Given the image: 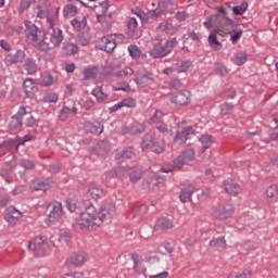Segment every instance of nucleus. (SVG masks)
<instances>
[{"instance_id": "obj_46", "label": "nucleus", "mask_w": 278, "mask_h": 278, "mask_svg": "<svg viewBox=\"0 0 278 278\" xmlns=\"http://www.w3.org/2000/svg\"><path fill=\"white\" fill-rule=\"evenodd\" d=\"M58 81V77L48 74L41 79V86H51L52 84H55Z\"/></svg>"}, {"instance_id": "obj_44", "label": "nucleus", "mask_w": 278, "mask_h": 278, "mask_svg": "<svg viewBox=\"0 0 278 278\" xmlns=\"http://www.w3.org/2000/svg\"><path fill=\"white\" fill-rule=\"evenodd\" d=\"M216 34L217 33H212L210 36H208V43L210 46L213 48V49H220V43L218 42V38L216 37Z\"/></svg>"}, {"instance_id": "obj_1", "label": "nucleus", "mask_w": 278, "mask_h": 278, "mask_svg": "<svg viewBox=\"0 0 278 278\" xmlns=\"http://www.w3.org/2000/svg\"><path fill=\"white\" fill-rule=\"evenodd\" d=\"M24 25L26 27L27 41L40 51H49L51 45H53V47H60L64 41L62 29L55 28V25H48L49 28L47 33L42 31L30 21H25Z\"/></svg>"}, {"instance_id": "obj_6", "label": "nucleus", "mask_w": 278, "mask_h": 278, "mask_svg": "<svg viewBox=\"0 0 278 278\" xmlns=\"http://www.w3.org/2000/svg\"><path fill=\"white\" fill-rule=\"evenodd\" d=\"M164 39L161 37H155L153 39V49L150 51V55L152 58H165V55H168L170 51L175 48V45H177V40L170 39L166 41L165 43Z\"/></svg>"}, {"instance_id": "obj_39", "label": "nucleus", "mask_w": 278, "mask_h": 278, "mask_svg": "<svg viewBox=\"0 0 278 278\" xmlns=\"http://www.w3.org/2000/svg\"><path fill=\"white\" fill-rule=\"evenodd\" d=\"M247 10H249V3L247 2H242L240 5L232 8V12L236 16H242Z\"/></svg>"}, {"instance_id": "obj_11", "label": "nucleus", "mask_w": 278, "mask_h": 278, "mask_svg": "<svg viewBox=\"0 0 278 278\" xmlns=\"http://www.w3.org/2000/svg\"><path fill=\"white\" fill-rule=\"evenodd\" d=\"M195 163L197 161L194 160V150L187 149L180 156L175 159L174 168H181L184 164H187L188 166H194Z\"/></svg>"}, {"instance_id": "obj_42", "label": "nucleus", "mask_w": 278, "mask_h": 278, "mask_svg": "<svg viewBox=\"0 0 278 278\" xmlns=\"http://www.w3.org/2000/svg\"><path fill=\"white\" fill-rule=\"evenodd\" d=\"M63 51H64L65 55H75V53H77V51H79V49L77 48V46H75L73 43H65L63 46Z\"/></svg>"}, {"instance_id": "obj_5", "label": "nucleus", "mask_w": 278, "mask_h": 278, "mask_svg": "<svg viewBox=\"0 0 278 278\" xmlns=\"http://www.w3.org/2000/svg\"><path fill=\"white\" fill-rule=\"evenodd\" d=\"M233 212H236V210L231 202L222 201L211 207L210 216H212L214 220L223 223L225 220H229V218L233 216Z\"/></svg>"}, {"instance_id": "obj_56", "label": "nucleus", "mask_w": 278, "mask_h": 278, "mask_svg": "<svg viewBox=\"0 0 278 278\" xmlns=\"http://www.w3.org/2000/svg\"><path fill=\"white\" fill-rule=\"evenodd\" d=\"M127 27H128V29L134 31V29H136V27H138V20L136 17H130L127 23Z\"/></svg>"}, {"instance_id": "obj_47", "label": "nucleus", "mask_w": 278, "mask_h": 278, "mask_svg": "<svg viewBox=\"0 0 278 278\" xmlns=\"http://www.w3.org/2000/svg\"><path fill=\"white\" fill-rule=\"evenodd\" d=\"M122 108H136V99L134 98H126L121 101Z\"/></svg>"}, {"instance_id": "obj_64", "label": "nucleus", "mask_w": 278, "mask_h": 278, "mask_svg": "<svg viewBox=\"0 0 278 278\" xmlns=\"http://www.w3.org/2000/svg\"><path fill=\"white\" fill-rule=\"evenodd\" d=\"M168 271H162L155 275H150L149 278H167Z\"/></svg>"}, {"instance_id": "obj_25", "label": "nucleus", "mask_w": 278, "mask_h": 278, "mask_svg": "<svg viewBox=\"0 0 278 278\" xmlns=\"http://www.w3.org/2000/svg\"><path fill=\"white\" fill-rule=\"evenodd\" d=\"M132 156H134V149L127 148L124 151L117 153L115 155V160L117 164H123L125 160H131Z\"/></svg>"}, {"instance_id": "obj_28", "label": "nucleus", "mask_w": 278, "mask_h": 278, "mask_svg": "<svg viewBox=\"0 0 278 278\" xmlns=\"http://www.w3.org/2000/svg\"><path fill=\"white\" fill-rule=\"evenodd\" d=\"M175 66H176L177 73H186V71H188V68L192 66V61L188 59H181L176 61Z\"/></svg>"}, {"instance_id": "obj_27", "label": "nucleus", "mask_w": 278, "mask_h": 278, "mask_svg": "<svg viewBox=\"0 0 278 278\" xmlns=\"http://www.w3.org/2000/svg\"><path fill=\"white\" fill-rule=\"evenodd\" d=\"M104 195H105V192L103 191V189L99 187L90 188L86 192V197H88L89 199H93V201H98V199H101Z\"/></svg>"}, {"instance_id": "obj_57", "label": "nucleus", "mask_w": 278, "mask_h": 278, "mask_svg": "<svg viewBox=\"0 0 278 278\" xmlns=\"http://www.w3.org/2000/svg\"><path fill=\"white\" fill-rule=\"evenodd\" d=\"M114 90L118 91L122 90L123 92H131V87L129 84L125 83L123 85H119L118 87H114Z\"/></svg>"}, {"instance_id": "obj_63", "label": "nucleus", "mask_w": 278, "mask_h": 278, "mask_svg": "<svg viewBox=\"0 0 278 278\" xmlns=\"http://www.w3.org/2000/svg\"><path fill=\"white\" fill-rule=\"evenodd\" d=\"M29 5H31V1L23 0L20 4L21 12H25V10L29 9Z\"/></svg>"}, {"instance_id": "obj_53", "label": "nucleus", "mask_w": 278, "mask_h": 278, "mask_svg": "<svg viewBox=\"0 0 278 278\" xmlns=\"http://www.w3.org/2000/svg\"><path fill=\"white\" fill-rule=\"evenodd\" d=\"M117 173V179H123V177H127V173H129V169H126L124 167H117L115 168Z\"/></svg>"}, {"instance_id": "obj_61", "label": "nucleus", "mask_w": 278, "mask_h": 278, "mask_svg": "<svg viewBox=\"0 0 278 278\" xmlns=\"http://www.w3.org/2000/svg\"><path fill=\"white\" fill-rule=\"evenodd\" d=\"M156 129L160 131V134H166L168 131V126L165 123H159L156 124Z\"/></svg>"}, {"instance_id": "obj_40", "label": "nucleus", "mask_w": 278, "mask_h": 278, "mask_svg": "<svg viewBox=\"0 0 278 278\" xmlns=\"http://www.w3.org/2000/svg\"><path fill=\"white\" fill-rule=\"evenodd\" d=\"M242 29H239L238 27L232 29L231 33H229L228 35H230V40L233 45H236V42H238V40H240L242 38Z\"/></svg>"}, {"instance_id": "obj_9", "label": "nucleus", "mask_w": 278, "mask_h": 278, "mask_svg": "<svg viewBox=\"0 0 278 278\" xmlns=\"http://www.w3.org/2000/svg\"><path fill=\"white\" fill-rule=\"evenodd\" d=\"M47 247H49L47 238L40 236L28 242L29 251H33L37 257H45L47 255Z\"/></svg>"}, {"instance_id": "obj_2", "label": "nucleus", "mask_w": 278, "mask_h": 278, "mask_svg": "<svg viewBox=\"0 0 278 278\" xmlns=\"http://www.w3.org/2000/svg\"><path fill=\"white\" fill-rule=\"evenodd\" d=\"M116 216V205L114 203H104L99 210L92 204H88L85 211L80 213L78 227L80 229H96L101 227L103 223L112 220Z\"/></svg>"}, {"instance_id": "obj_38", "label": "nucleus", "mask_w": 278, "mask_h": 278, "mask_svg": "<svg viewBox=\"0 0 278 278\" xmlns=\"http://www.w3.org/2000/svg\"><path fill=\"white\" fill-rule=\"evenodd\" d=\"M164 117V113L162 111H155L153 116H151L148 121L150 125H157L162 123V118Z\"/></svg>"}, {"instance_id": "obj_22", "label": "nucleus", "mask_w": 278, "mask_h": 278, "mask_svg": "<svg viewBox=\"0 0 278 278\" xmlns=\"http://www.w3.org/2000/svg\"><path fill=\"white\" fill-rule=\"evenodd\" d=\"M23 88L28 99H34L36 97V92H38V87L36 86V83H34L33 79L24 80Z\"/></svg>"}, {"instance_id": "obj_8", "label": "nucleus", "mask_w": 278, "mask_h": 278, "mask_svg": "<svg viewBox=\"0 0 278 278\" xmlns=\"http://www.w3.org/2000/svg\"><path fill=\"white\" fill-rule=\"evenodd\" d=\"M64 216V208L60 202H52L47 205L45 223L48 225H56Z\"/></svg>"}, {"instance_id": "obj_34", "label": "nucleus", "mask_w": 278, "mask_h": 278, "mask_svg": "<svg viewBox=\"0 0 278 278\" xmlns=\"http://www.w3.org/2000/svg\"><path fill=\"white\" fill-rule=\"evenodd\" d=\"M210 247L213 248H222V249H227V241L225 240V237H218L216 239H213L210 241Z\"/></svg>"}, {"instance_id": "obj_14", "label": "nucleus", "mask_w": 278, "mask_h": 278, "mask_svg": "<svg viewBox=\"0 0 278 278\" xmlns=\"http://www.w3.org/2000/svg\"><path fill=\"white\" fill-rule=\"evenodd\" d=\"M20 218H23V213L14 206H9L4 211V220H7L9 227H15Z\"/></svg>"}, {"instance_id": "obj_21", "label": "nucleus", "mask_w": 278, "mask_h": 278, "mask_svg": "<svg viewBox=\"0 0 278 278\" xmlns=\"http://www.w3.org/2000/svg\"><path fill=\"white\" fill-rule=\"evenodd\" d=\"M121 36L122 35H110L103 39L104 51H106V53H112V51L116 49V42H118V38H121Z\"/></svg>"}, {"instance_id": "obj_41", "label": "nucleus", "mask_w": 278, "mask_h": 278, "mask_svg": "<svg viewBox=\"0 0 278 278\" xmlns=\"http://www.w3.org/2000/svg\"><path fill=\"white\" fill-rule=\"evenodd\" d=\"M170 29H173V21L170 20L163 21L156 28L157 31H170Z\"/></svg>"}, {"instance_id": "obj_30", "label": "nucleus", "mask_w": 278, "mask_h": 278, "mask_svg": "<svg viewBox=\"0 0 278 278\" xmlns=\"http://www.w3.org/2000/svg\"><path fill=\"white\" fill-rule=\"evenodd\" d=\"M253 277V271L251 269H243L242 271H232L228 274L227 278H251Z\"/></svg>"}, {"instance_id": "obj_31", "label": "nucleus", "mask_w": 278, "mask_h": 278, "mask_svg": "<svg viewBox=\"0 0 278 278\" xmlns=\"http://www.w3.org/2000/svg\"><path fill=\"white\" fill-rule=\"evenodd\" d=\"M64 18H73V16H77V7L73 4H67L63 9Z\"/></svg>"}, {"instance_id": "obj_3", "label": "nucleus", "mask_w": 278, "mask_h": 278, "mask_svg": "<svg viewBox=\"0 0 278 278\" xmlns=\"http://www.w3.org/2000/svg\"><path fill=\"white\" fill-rule=\"evenodd\" d=\"M203 25L206 29L215 27V33H217L218 36H229L231 30L238 27V23L229 18L227 11H225L223 7L217 9V14L208 16Z\"/></svg>"}, {"instance_id": "obj_58", "label": "nucleus", "mask_w": 278, "mask_h": 278, "mask_svg": "<svg viewBox=\"0 0 278 278\" xmlns=\"http://www.w3.org/2000/svg\"><path fill=\"white\" fill-rule=\"evenodd\" d=\"M233 110V104L225 103L222 105V114H229Z\"/></svg>"}, {"instance_id": "obj_43", "label": "nucleus", "mask_w": 278, "mask_h": 278, "mask_svg": "<svg viewBox=\"0 0 278 278\" xmlns=\"http://www.w3.org/2000/svg\"><path fill=\"white\" fill-rule=\"evenodd\" d=\"M131 260L134 262V270L135 273H138L142 267V256L138 254H132Z\"/></svg>"}, {"instance_id": "obj_49", "label": "nucleus", "mask_w": 278, "mask_h": 278, "mask_svg": "<svg viewBox=\"0 0 278 278\" xmlns=\"http://www.w3.org/2000/svg\"><path fill=\"white\" fill-rule=\"evenodd\" d=\"M85 79H92L97 76V68L91 67L84 71Z\"/></svg>"}, {"instance_id": "obj_23", "label": "nucleus", "mask_w": 278, "mask_h": 278, "mask_svg": "<svg viewBox=\"0 0 278 278\" xmlns=\"http://www.w3.org/2000/svg\"><path fill=\"white\" fill-rule=\"evenodd\" d=\"M148 188L157 190V188H164L166 186V178L159 176L150 180H147Z\"/></svg>"}, {"instance_id": "obj_24", "label": "nucleus", "mask_w": 278, "mask_h": 278, "mask_svg": "<svg viewBox=\"0 0 278 278\" xmlns=\"http://www.w3.org/2000/svg\"><path fill=\"white\" fill-rule=\"evenodd\" d=\"M268 203H278V186L271 185L266 190Z\"/></svg>"}, {"instance_id": "obj_32", "label": "nucleus", "mask_w": 278, "mask_h": 278, "mask_svg": "<svg viewBox=\"0 0 278 278\" xmlns=\"http://www.w3.org/2000/svg\"><path fill=\"white\" fill-rule=\"evenodd\" d=\"M23 127V118L13 115L11 122L9 123V129L16 130Z\"/></svg>"}, {"instance_id": "obj_48", "label": "nucleus", "mask_w": 278, "mask_h": 278, "mask_svg": "<svg viewBox=\"0 0 278 278\" xmlns=\"http://www.w3.org/2000/svg\"><path fill=\"white\" fill-rule=\"evenodd\" d=\"M129 173H130V181L132 184H136V181H140V179H142V173L134 172V169H129Z\"/></svg>"}, {"instance_id": "obj_10", "label": "nucleus", "mask_w": 278, "mask_h": 278, "mask_svg": "<svg viewBox=\"0 0 278 278\" xmlns=\"http://www.w3.org/2000/svg\"><path fill=\"white\" fill-rule=\"evenodd\" d=\"M192 134H194V128L186 126V123H179L176 136L174 137L175 144H184Z\"/></svg>"}, {"instance_id": "obj_35", "label": "nucleus", "mask_w": 278, "mask_h": 278, "mask_svg": "<svg viewBox=\"0 0 278 278\" xmlns=\"http://www.w3.org/2000/svg\"><path fill=\"white\" fill-rule=\"evenodd\" d=\"M248 58L249 55L247 52H237L235 54V64H237V66H242L247 63Z\"/></svg>"}, {"instance_id": "obj_4", "label": "nucleus", "mask_w": 278, "mask_h": 278, "mask_svg": "<svg viewBox=\"0 0 278 278\" xmlns=\"http://www.w3.org/2000/svg\"><path fill=\"white\" fill-rule=\"evenodd\" d=\"M35 14L38 18H46L48 25H55V21H58L60 14V8H52L49 0H40L35 9Z\"/></svg>"}, {"instance_id": "obj_54", "label": "nucleus", "mask_w": 278, "mask_h": 278, "mask_svg": "<svg viewBox=\"0 0 278 278\" xmlns=\"http://www.w3.org/2000/svg\"><path fill=\"white\" fill-rule=\"evenodd\" d=\"M20 166H22V168H27L28 170H31V168H34V162L29 160H22L20 162Z\"/></svg>"}, {"instance_id": "obj_36", "label": "nucleus", "mask_w": 278, "mask_h": 278, "mask_svg": "<svg viewBox=\"0 0 278 278\" xmlns=\"http://www.w3.org/2000/svg\"><path fill=\"white\" fill-rule=\"evenodd\" d=\"M93 97H96L98 103H102V101H105L108 99V94L103 92V89L101 87H97L92 90Z\"/></svg>"}, {"instance_id": "obj_60", "label": "nucleus", "mask_w": 278, "mask_h": 278, "mask_svg": "<svg viewBox=\"0 0 278 278\" xmlns=\"http://www.w3.org/2000/svg\"><path fill=\"white\" fill-rule=\"evenodd\" d=\"M68 114H71V109L70 108H63L60 114L61 121H66L68 118Z\"/></svg>"}, {"instance_id": "obj_62", "label": "nucleus", "mask_w": 278, "mask_h": 278, "mask_svg": "<svg viewBox=\"0 0 278 278\" xmlns=\"http://www.w3.org/2000/svg\"><path fill=\"white\" fill-rule=\"evenodd\" d=\"M63 278H84V271L66 274Z\"/></svg>"}, {"instance_id": "obj_29", "label": "nucleus", "mask_w": 278, "mask_h": 278, "mask_svg": "<svg viewBox=\"0 0 278 278\" xmlns=\"http://www.w3.org/2000/svg\"><path fill=\"white\" fill-rule=\"evenodd\" d=\"M96 12H97L98 23H101V21L105 18V14L108 12V2H102L98 7H96Z\"/></svg>"}, {"instance_id": "obj_50", "label": "nucleus", "mask_w": 278, "mask_h": 278, "mask_svg": "<svg viewBox=\"0 0 278 278\" xmlns=\"http://www.w3.org/2000/svg\"><path fill=\"white\" fill-rule=\"evenodd\" d=\"M199 140L202 142V144H210V147L214 144V138L212 135H203Z\"/></svg>"}, {"instance_id": "obj_51", "label": "nucleus", "mask_w": 278, "mask_h": 278, "mask_svg": "<svg viewBox=\"0 0 278 278\" xmlns=\"http://www.w3.org/2000/svg\"><path fill=\"white\" fill-rule=\"evenodd\" d=\"M128 53L131 58H140V49H138L137 46L128 47Z\"/></svg>"}, {"instance_id": "obj_7", "label": "nucleus", "mask_w": 278, "mask_h": 278, "mask_svg": "<svg viewBox=\"0 0 278 278\" xmlns=\"http://www.w3.org/2000/svg\"><path fill=\"white\" fill-rule=\"evenodd\" d=\"M142 151L152 149L154 153H164V139L157 137V135L150 132L143 136L141 142Z\"/></svg>"}, {"instance_id": "obj_15", "label": "nucleus", "mask_w": 278, "mask_h": 278, "mask_svg": "<svg viewBox=\"0 0 278 278\" xmlns=\"http://www.w3.org/2000/svg\"><path fill=\"white\" fill-rule=\"evenodd\" d=\"M135 81L139 88H147V86H151V84H153V74L141 68L138 71Z\"/></svg>"}, {"instance_id": "obj_12", "label": "nucleus", "mask_w": 278, "mask_h": 278, "mask_svg": "<svg viewBox=\"0 0 278 278\" xmlns=\"http://www.w3.org/2000/svg\"><path fill=\"white\" fill-rule=\"evenodd\" d=\"M53 178H35L30 182V189L35 191L47 192L53 188Z\"/></svg>"}, {"instance_id": "obj_26", "label": "nucleus", "mask_w": 278, "mask_h": 278, "mask_svg": "<svg viewBox=\"0 0 278 278\" xmlns=\"http://www.w3.org/2000/svg\"><path fill=\"white\" fill-rule=\"evenodd\" d=\"M193 192H194L193 186H188L187 188L182 189L179 197L181 203H190L192 201Z\"/></svg>"}, {"instance_id": "obj_17", "label": "nucleus", "mask_w": 278, "mask_h": 278, "mask_svg": "<svg viewBox=\"0 0 278 278\" xmlns=\"http://www.w3.org/2000/svg\"><path fill=\"white\" fill-rule=\"evenodd\" d=\"M225 192L230 194L231 197H238V194L242 193V187L236 182V180L227 179L224 181Z\"/></svg>"}, {"instance_id": "obj_16", "label": "nucleus", "mask_w": 278, "mask_h": 278, "mask_svg": "<svg viewBox=\"0 0 278 278\" xmlns=\"http://www.w3.org/2000/svg\"><path fill=\"white\" fill-rule=\"evenodd\" d=\"M190 91H179L172 96L170 101L175 103V105H188L190 103Z\"/></svg>"}, {"instance_id": "obj_20", "label": "nucleus", "mask_w": 278, "mask_h": 278, "mask_svg": "<svg viewBox=\"0 0 278 278\" xmlns=\"http://www.w3.org/2000/svg\"><path fill=\"white\" fill-rule=\"evenodd\" d=\"M71 25L74 31H83V29H86V27H88V15L75 17L71 21Z\"/></svg>"}, {"instance_id": "obj_55", "label": "nucleus", "mask_w": 278, "mask_h": 278, "mask_svg": "<svg viewBox=\"0 0 278 278\" xmlns=\"http://www.w3.org/2000/svg\"><path fill=\"white\" fill-rule=\"evenodd\" d=\"M37 124H38V121H36V117H34L33 115H30L25 119L26 127H36Z\"/></svg>"}, {"instance_id": "obj_19", "label": "nucleus", "mask_w": 278, "mask_h": 278, "mask_svg": "<svg viewBox=\"0 0 278 278\" xmlns=\"http://www.w3.org/2000/svg\"><path fill=\"white\" fill-rule=\"evenodd\" d=\"M25 61V51L17 50L15 54H8L4 59L7 66H12V64H21Z\"/></svg>"}, {"instance_id": "obj_37", "label": "nucleus", "mask_w": 278, "mask_h": 278, "mask_svg": "<svg viewBox=\"0 0 278 278\" xmlns=\"http://www.w3.org/2000/svg\"><path fill=\"white\" fill-rule=\"evenodd\" d=\"M25 68L28 75H36V73L38 72V65H36V61L33 60L26 61Z\"/></svg>"}, {"instance_id": "obj_52", "label": "nucleus", "mask_w": 278, "mask_h": 278, "mask_svg": "<svg viewBox=\"0 0 278 278\" xmlns=\"http://www.w3.org/2000/svg\"><path fill=\"white\" fill-rule=\"evenodd\" d=\"M164 9H162V2H159V8L152 11L151 18H160Z\"/></svg>"}, {"instance_id": "obj_33", "label": "nucleus", "mask_w": 278, "mask_h": 278, "mask_svg": "<svg viewBox=\"0 0 278 278\" xmlns=\"http://www.w3.org/2000/svg\"><path fill=\"white\" fill-rule=\"evenodd\" d=\"M134 70L131 67L126 66L119 72L115 73V77H121L122 79H129V77H132Z\"/></svg>"}, {"instance_id": "obj_13", "label": "nucleus", "mask_w": 278, "mask_h": 278, "mask_svg": "<svg viewBox=\"0 0 278 278\" xmlns=\"http://www.w3.org/2000/svg\"><path fill=\"white\" fill-rule=\"evenodd\" d=\"M88 262V256L84 252H75L65 262L67 268L84 266Z\"/></svg>"}, {"instance_id": "obj_59", "label": "nucleus", "mask_w": 278, "mask_h": 278, "mask_svg": "<svg viewBox=\"0 0 278 278\" xmlns=\"http://www.w3.org/2000/svg\"><path fill=\"white\" fill-rule=\"evenodd\" d=\"M84 110H92L94 108V101L92 99H87L83 102Z\"/></svg>"}, {"instance_id": "obj_45", "label": "nucleus", "mask_w": 278, "mask_h": 278, "mask_svg": "<svg viewBox=\"0 0 278 278\" xmlns=\"http://www.w3.org/2000/svg\"><path fill=\"white\" fill-rule=\"evenodd\" d=\"M87 127H88L89 131L91 134H94L96 136L103 134V126H101V124L94 125V124L89 123Z\"/></svg>"}, {"instance_id": "obj_18", "label": "nucleus", "mask_w": 278, "mask_h": 278, "mask_svg": "<svg viewBox=\"0 0 278 278\" xmlns=\"http://www.w3.org/2000/svg\"><path fill=\"white\" fill-rule=\"evenodd\" d=\"M173 227H175L173 219L168 217H160L155 222L154 231H167L168 229H173Z\"/></svg>"}]
</instances>
